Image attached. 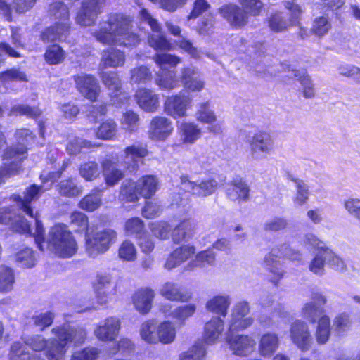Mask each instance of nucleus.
<instances>
[{"label":"nucleus","instance_id":"obj_46","mask_svg":"<svg viewBox=\"0 0 360 360\" xmlns=\"http://www.w3.org/2000/svg\"><path fill=\"white\" fill-rule=\"evenodd\" d=\"M139 190L136 183L131 180L125 181L120 187L119 199L127 202H134L139 200Z\"/></svg>","mask_w":360,"mask_h":360},{"label":"nucleus","instance_id":"obj_4","mask_svg":"<svg viewBox=\"0 0 360 360\" xmlns=\"http://www.w3.org/2000/svg\"><path fill=\"white\" fill-rule=\"evenodd\" d=\"M277 257H286L292 261L300 262L302 260V253L291 247L287 243H283L276 248H273L270 253L264 258L266 269L274 276L272 282L276 283L284 275V270L279 261L276 260Z\"/></svg>","mask_w":360,"mask_h":360},{"label":"nucleus","instance_id":"obj_50","mask_svg":"<svg viewBox=\"0 0 360 360\" xmlns=\"http://www.w3.org/2000/svg\"><path fill=\"white\" fill-rule=\"evenodd\" d=\"M295 184L296 192L292 201L296 207H301L306 204L309 198V189L308 185L304 181L298 179H292Z\"/></svg>","mask_w":360,"mask_h":360},{"label":"nucleus","instance_id":"obj_25","mask_svg":"<svg viewBox=\"0 0 360 360\" xmlns=\"http://www.w3.org/2000/svg\"><path fill=\"white\" fill-rule=\"evenodd\" d=\"M136 103L143 110L153 112L159 107V96L154 91L145 87L139 88L135 94Z\"/></svg>","mask_w":360,"mask_h":360},{"label":"nucleus","instance_id":"obj_63","mask_svg":"<svg viewBox=\"0 0 360 360\" xmlns=\"http://www.w3.org/2000/svg\"><path fill=\"white\" fill-rule=\"evenodd\" d=\"M0 81L5 84L11 82H27V77L20 69L11 68L0 72Z\"/></svg>","mask_w":360,"mask_h":360},{"label":"nucleus","instance_id":"obj_11","mask_svg":"<svg viewBox=\"0 0 360 360\" xmlns=\"http://www.w3.org/2000/svg\"><path fill=\"white\" fill-rule=\"evenodd\" d=\"M181 186L187 192L198 198H205L212 195L218 188V182L214 179H205L195 181L187 176L181 177Z\"/></svg>","mask_w":360,"mask_h":360},{"label":"nucleus","instance_id":"obj_22","mask_svg":"<svg viewBox=\"0 0 360 360\" xmlns=\"http://www.w3.org/2000/svg\"><path fill=\"white\" fill-rule=\"evenodd\" d=\"M0 223L11 225L16 232L30 233V225L27 220L20 215H15L11 207H0Z\"/></svg>","mask_w":360,"mask_h":360},{"label":"nucleus","instance_id":"obj_52","mask_svg":"<svg viewBox=\"0 0 360 360\" xmlns=\"http://www.w3.org/2000/svg\"><path fill=\"white\" fill-rule=\"evenodd\" d=\"M330 335V320L328 316H321L318 321L315 336L319 344H325Z\"/></svg>","mask_w":360,"mask_h":360},{"label":"nucleus","instance_id":"obj_14","mask_svg":"<svg viewBox=\"0 0 360 360\" xmlns=\"http://www.w3.org/2000/svg\"><path fill=\"white\" fill-rule=\"evenodd\" d=\"M76 88L79 92L91 101H96L101 93V86L95 76L81 73L74 76Z\"/></svg>","mask_w":360,"mask_h":360},{"label":"nucleus","instance_id":"obj_41","mask_svg":"<svg viewBox=\"0 0 360 360\" xmlns=\"http://www.w3.org/2000/svg\"><path fill=\"white\" fill-rule=\"evenodd\" d=\"M269 28L275 32H283L288 30L291 25L288 15L283 12H276L266 20Z\"/></svg>","mask_w":360,"mask_h":360},{"label":"nucleus","instance_id":"obj_16","mask_svg":"<svg viewBox=\"0 0 360 360\" xmlns=\"http://www.w3.org/2000/svg\"><path fill=\"white\" fill-rule=\"evenodd\" d=\"M326 302L327 298L322 293L319 292H313L311 301L306 302L302 309L303 318L310 323L318 321L321 316H326L323 307Z\"/></svg>","mask_w":360,"mask_h":360},{"label":"nucleus","instance_id":"obj_62","mask_svg":"<svg viewBox=\"0 0 360 360\" xmlns=\"http://www.w3.org/2000/svg\"><path fill=\"white\" fill-rule=\"evenodd\" d=\"M139 122V115L132 111V110H127L124 112L122 117L120 119V124L122 127L126 130L129 131L130 133L136 131L138 129Z\"/></svg>","mask_w":360,"mask_h":360},{"label":"nucleus","instance_id":"obj_6","mask_svg":"<svg viewBox=\"0 0 360 360\" xmlns=\"http://www.w3.org/2000/svg\"><path fill=\"white\" fill-rule=\"evenodd\" d=\"M116 238V232L110 229H106L94 234L86 233V251L90 257L95 258L107 252L111 245L115 242Z\"/></svg>","mask_w":360,"mask_h":360},{"label":"nucleus","instance_id":"obj_33","mask_svg":"<svg viewBox=\"0 0 360 360\" xmlns=\"http://www.w3.org/2000/svg\"><path fill=\"white\" fill-rule=\"evenodd\" d=\"M224 330V321L220 316H213L204 327V338L210 344L214 343Z\"/></svg>","mask_w":360,"mask_h":360},{"label":"nucleus","instance_id":"obj_35","mask_svg":"<svg viewBox=\"0 0 360 360\" xmlns=\"http://www.w3.org/2000/svg\"><path fill=\"white\" fill-rule=\"evenodd\" d=\"M180 77L174 70L160 71L156 73L155 84L162 90H173L180 86Z\"/></svg>","mask_w":360,"mask_h":360},{"label":"nucleus","instance_id":"obj_9","mask_svg":"<svg viewBox=\"0 0 360 360\" xmlns=\"http://www.w3.org/2000/svg\"><path fill=\"white\" fill-rule=\"evenodd\" d=\"M107 0H85L82 2L76 22L82 26H91L95 24L98 15L103 12Z\"/></svg>","mask_w":360,"mask_h":360},{"label":"nucleus","instance_id":"obj_19","mask_svg":"<svg viewBox=\"0 0 360 360\" xmlns=\"http://www.w3.org/2000/svg\"><path fill=\"white\" fill-rule=\"evenodd\" d=\"M173 130L171 120L165 117L155 116L150 122L148 135L153 141H162L172 134Z\"/></svg>","mask_w":360,"mask_h":360},{"label":"nucleus","instance_id":"obj_49","mask_svg":"<svg viewBox=\"0 0 360 360\" xmlns=\"http://www.w3.org/2000/svg\"><path fill=\"white\" fill-rule=\"evenodd\" d=\"M58 193L63 196L74 198L82 192V187L77 185L75 179L69 178L59 182L56 186Z\"/></svg>","mask_w":360,"mask_h":360},{"label":"nucleus","instance_id":"obj_59","mask_svg":"<svg viewBox=\"0 0 360 360\" xmlns=\"http://www.w3.org/2000/svg\"><path fill=\"white\" fill-rule=\"evenodd\" d=\"M15 276L13 271L8 267L0 268V292L7 293L13 288Z\"/></svg>","mask_w":360,"mask_h":360},{"label":"nucleus","instance_id":"obj_37","mask_svg":"<svg viewBox=\"0 0 360 360\" xmlns=\"http://www.w3.org/2000/svg\"><path fill=\"white\" fill-rule=\"evenodd\" d=\"M160 294L170 301L186 302L189 297L185 295L181 287L173 282H166L160 290Z\"/></svg>","mask_w":360,"mask_h":360},{"label":"nucleus","instance_id":"obj_10","mask_svg":"<svg viewBox=\"0 0 360 360\" xmlns=\"http://www.w3.org/2000/svg\"><path fill=\"white\" fill-rule=\"evenodd\" d=\"M192 101L193 98L191 95L180 92L167 98L165 110L174 119L185 117L187 116V110L192 106Z\"/></svg>","mask_w":360,"mask_h":360},{"label":"nucleus","instance_id":"obj_1","mask_svg":"<svg viewBox=\"0 0 360 360\" xmlns=\"http://www.w3.org/2000/svg\"><path fill=\"white\" fill-rule=\"evenodd\" d=\"M92 36L105 45L136 46L139 36L132 31L131 20L122 14L112 13L106 20L99 22L98 28L91 31Z\"/></svg>","mask_w":360,"mask_h":360},{"label":"nucleus","instance_id":"obj_28","mask_svg":"<svg viewBox=\"0 0 360 360\" xmlns=\"http://www.w3.org/2000/svg\"><path fill=\"white\" fill-rule=\"evenodd\" d=\"M125 63V54L117 48H108L101 53L99 69L122 67Z\"/></svg>","mask_w":360,"mask_h":360},{"label":"nucleus","instance_id":"obj_23","mask_svg":"<svg viewBox=\"0 0 360 360\" xmlns=\"http://www.w3.org/2000/svg\"><path fill=\"white\" fill-rule=\"evenodd\" d=\"M155 293L149 288H143L136 290L131 296L134 309L141 314L146 315L152 309Z\"/></svg>","mask_w":360,"mask_h":360},{"label":"nucleus","instance_id":"obj_57","mask_svg":"<svg viewBox=\"0 0 360 360\" xmlns=\"http://www.w3.org/2000/svg\"><path fill=\"white\" fill-rule=\"evenodd\" d=\"M206 353L205 342L198 341L187 352L180 355V360H204Z\"/></svg>","mask_w":360,"mask_h":360},{"label":"nucleus","instance_id":"obj_5","mask_svg":"<svg viewBox=\"0 0 360 360\" xmlns=\"http://www.w3.org/2000/svg\"><path fill=\"white\" fill-rule=\"evenodd\" d=\"M249 156L253 160H262L271 155L274 149L272 136L266 131H260L246 137Z\"/></svg>","mask_w":360,"mask_h":360},{"label":"nucleus","instance_id":"obj_58","mask_svg":"<svg viewBox=\"0 0 360 360\" xmlns=\"http://www.w3.org/2000/svg\"><path fill=\"white\" fill-rule=\"evenodd\" d=\"M253 322L254 319L251 316L243 317L231 315V318L229 321V329L227 333L243 331L250 327Z\"/></svg>","mask_w":360,"mask_h":360},{"label":"nucleus","instance_id":"obj_55","mask_svg":"<svg viewBox=\"0 0 360 360\" xmlns=\"http://www.w3.org/2000/svg\"><path fill=\"white\" fill-rule=\"evenodd\" d=\"M195 119L203 124H211L217 121V116L209 102L199 104L195 114Z\"/></svg>","mask_w":360,"mask_h":360},{"label":"nucleus","instance_id":"obj_64","mask_svg":"<svg viewBox=\"0 0 360 360\" xmlns=\"http://www.w3.org/2000/svg\"><path fill=\"white\" fill-rule=\"evenodd\" d=\"M143 221L139 217H134L126 221L124 231L127 235L135 236L137 238L146 233Z\"/></svg>","mask_w":360,"mask_h":360},{"label":"nucleus","instance_id":"obj_42","mask_svg":"<svg viewBox=\"0 0 360 360\" xmlns=\"http://www.w3.org/2000/svg\"><path fill=\"white\" fill-rule=\"evenodd\" d=\"M136 185L139 190V194L145 198H150L158 188V179L153 175H146L138 180Z\"/></svg>","mask_w":360,"mask_h":360},{"label":"nucleus","instance_id":"obj_54","mask_svg":"<svg viewBox=\"0 0 360 360\" xmlns=\"http://www.w3.org/2000/svg\"><path fill=\"white\" fill-rule=\"evenodd\" d=\"M215 253L211 250H205L198 252L194 259L191 260L186 266L187 269H193L197 266L205 264L213 265L215 262Z\"/></svg>","mask_w":360,"mask_h":360},{"label":"nucleus","instance_id":"obj_13","mask_svg":"<svg viewBox=\"0 0 360 360\" xmlns=\"http://www.w3.org/2000/svg\"><path fill=\"white\" fill-rule=\"evenodd\" d=\"M180 82L185 89L191 92H199L205 89V82L200 70L190 64L180 69Z\"/></svg>","mask_w":360,"mask_h":360},{"label":"nucleus","instance_id":"obj_61","mask_svg":"<svg viewBox=\"0 0 360 360\" xmlns=\"http://www.w3.org/2000/svg\"><path fill=\"white\" fill-rule=\"evenodd\" d=\"M118 256L122 261H135L137 257V250L134 244L129 240L123 241L119 248Z\"/></svg>","mask_w":360,"mask_h":360},{"label":"nucleus","instance_id":"obj_45","mask_svg":"<svg viewBox=\"0 0 360 360\" xmlns=\"http://www.w3.org/2000/svg\"><path fill=\"white\" fill-rule=\"evenodd\" d=\"M290 76L297 78L302 86L303 96L306 98H311L315 96L314 85L305 70H292Z\"/></svg>","mask_w":360,"mask_h":360},{"label":"nucleus","instance_id":"obj_17","mask_svg":"<svg viewBox=\"0 0 360 360\" xmlns=\"http://www.w3.org/2000/svg\"><path fill=\"white\" fill-rule=\"evenodd\" d=\"M226 340L233 354L240 356L250 355L256 345L255 340L247 335L227 333Z\"/></svg>","mask_w":360,"mask_h":360},{"label":"nucleus","instance_id":"obj_38","mask_svg":"<svg viewBox=\"0 0 360 360\" xmlns=\"http://www.w3.org/2000/svg\"><path fill=\"white\" fill-rule=\"evenodd\" d=\"M158 323L153 319L143 322L139 328L141 339L149 345L158 344Z\"/></svg>","mask_w":360,"mask_h":360},{"label":"nucleus","instance_id":"obj_43","mask_svg":"<svg viewBox=\"0 0 360 360\" xmlns=\"http://www.w3.org/2000/svg\"><path fill=\"white\" fill-rule=\"evenodd\" d=\"M117 133V124L112 119H107L101 123L95 131V136L97 139L111 141L116 138Z\"/></svg>","mask_w":360,"mask_h":360},{"label":"nucleus","instance_id":"obj_56","mask_svg":"<svg viewBox=\"0 0 360 360\" xmlns=\"http://www.w3.org/2000/svg\"><path fill=\"white\" fill-rule=\"evenodd\" d=\"M79 174L86 181H91L100 176L98 164L96 161H87L80 165Z\"/></svg>","mask_w":360,"mask_h":360},{"label":"nucleus","instance_id":"obj_34","mask_svg":"<svg viewBox=\"0 0 360 360\" xmlns=\"http://www.w3.org/2000/svg\"><path fill=\"white\" fill-rule=\"evenodd\" d=\"M101 167L105 184L108 186H115L124 176V172L110 159L103 160Z\"/></svg>","mask_w":360,"mask_h":360},{"label":"nucleus","instance_id":"obj_26","mask_svg":"<svg viewBox=\"0 0 360 360\" xmlns=\"http://www.w3.org/2000/svg\"><path fill=\"white\" fill-rule=\"evenodd\" d=\"M195 252V248L191 245H184L173 250L166 259L165 268L171 270L187 261Z\"/></svg>","mask_w":360,"mask_h":360},{"label":"nucleus","instance_id":"obj_48","mask_svg":"<svg viewBox=\"0 0 360 360\" xmlns=\"http://www.w3.org/2000/svg\"><path fill=\"white\" fill-rule=\"evenodd\" d=\"M152 79V72L147 66L140 65L130 70L129 82L132 84H147Z\"/></svg>","mask_w":360,"mask_h":360},{"label":"nucleus","instance_id":"obj_29","mask_svg":"<svg viewBox=\"0 0 360 360\" xmlns=\"http://www.w3.org/2000/svg\"><path fill=\"white\" fill-rule=\"evenodd\" d=\"M226 195L233 201H247L250 196V187L240 178H237L229 182L226 186Z\"/></svg>","mask_w":360,"mask_h":360},{"label":"nucleus","instance_id":"obj_53","mask_svg":"<svg viewBox=\"0 0 360 360\" xmlns=\"http://www.w3.org/2000/svg\"><path fill=\"white\" fill-rule=\"evenodd\" d=\"M10 360H44L36 355L31 356L29 352L26 350L25 346L19 342H14L11 347L9 353Z\"/></svg>","mask_w":360,"mask_h":360},{"label":"nucleus","instance_id":"obj_44","mask_svg":"<svg viewBox=\"0 0 360 360\" xmlns=\"http://www.w3.org/2000/svg\"><path fill=\"white\" fill-rule=\"evenodd\" d=\"M153 60L161 71L168 70L169 68H174L182 62L181 57L167 53H157L153 56Z\"/></svg>","mask_w":360,"mask_h":360},{"label":"nucleus","instance_id":"obj_30","mask_svg":"<svg viewBox=\"0 0 360 360\" xmlns=\"http://www.w3.org/2000/svg\"><path fill=\"white\" fill-rule=\"evenodd\" d=\"M177 130L181 141L186 144L195 143L202 134V129L193 122H178Z\"/></svg>","mask_w":360,"mask_h":360},{"label":"nucleus","instance_id":"obj_31","mask_svg":"<svg viewBox=\"0 0 360 360\" xmlns=\"http://www.w3.org/2000/svg\"><path fill=\"white\" fill-rule=\"evenodd\" d=\"M70 25L65 22L63 25L54 23L41 32V39L44 43L65 41L70 32Z\"/></svg>","mask_w":360,"mask_h":360},{"label":"nucleus","instance_id":"obj_27","mask_svg":"<svg viewBox=\"0 0 360 360\" xmlns=\"http://www.w3.org/2000/svg\"><path fill=\"white\" fill-rule=\"evenodd\" d=\"M124 153V164L132 172L137 169L139 162L148 155V150L142 145L134 144L127 147Z\"/></svg>","mask_w":360,"mask_h":360},{"label":"nucleus","instance_id":"obj_3","mask_svg":"<svg viewBox=\"0 0 360 360\" xmlns=\"http://www.w3.org/2000/svg\"><path fill=\"white\" fill-rule=\"evenodd\" d=\"M49 246L60 257L73 256L77 251V244L65 225L56 224L49 232Z\"/></svg>","mask_w":360,"mask_h":360},{"label":"nucleus","instance_id":"obj_24","mask_svg":"<svg viewBox=\"0 0 360 360\" xmlns=\"http://www.w3.org/2000/svg\"><path fill=\"white\" fill-rule=\"evenodd\" d=\"M219 13L231 26L241 27L248 22V15L235 4L223 5L219 8Z\"/></svg>","mask_w":360,"mask_h":360},{"label":"nucleus","instance_id":"obj_51","mask_svg":"<svg viewBox=\"0 0 360 360\" xmlns=\"http://www.w3.org/2000/svg\"><path fill=\"white\" fill-rule=\"evenodd\" d=\"M45 61L49 65H58L65 60V51L58 44H52L47 46L44 55Z\"/></svg>","mask_w":360,"mask_h":360},{"label":"nucleus","instance_id":"obj_60","mask_svg":"<svg viewBox=\"0 0 360 360\" xmlns=\"http://www.w3.org/2000/svg\"><path fill=\"white\" fill-rule=\"evenodd\" d=\"M195 310V305L189 304L174 309L169 315L172 318L175 319L180 326H182L184 325L187 319L193 315Z\"/></svg>","mask_w":360,"mask_h":360},{"label":"nucleus","instance_id":"obj_36","mask_svg":"<svg viewBox=\"0 0 360 360\" xmlns=\"http://www.w3.org/2000/svg\"><path fill=\"white\" fill-rule=\"evenodd\" d=\"M279 338L274 333L262 335L259 342V352L262 356H271L278 348Z\"/></svg>","mask_w":360,"mask_h":360},{"label":"nucleus","instance_id":"obj_2","mask_svg":"<svg viewBox=\"0 0 360 360\" xmlns=\"http://www.w3.org/2000/svg\"><path fill=\"white\" fill-rule=\"evenodd\" d=\"M51 332L56 338L49 339L48 346L45 349V356L48 360H64L68 344H82L86 336L84 328H73L68 323L54 327Z\"/></svg>","mask_w":360,"mask_h":360},{"label":"nucleus","instance_id":"obj_20","mask_svg":"<svg viewBox=\"0 0 360 360\" xmlns=\"http://www.w3.org/2000/svg\"><path fill=\"white\" fill-rule=\"evenodd\" d=\"M44 192L42 186L32 184L27 187L24 191V196L22 198L20 195L14 194L11 198L16 202L19 208L30 217L34 216V211L31 207V202L37 200Z\"/></svg>","mask_w":360,"mask_h":360},{"label":"nucleus","instance_id":"obj_40","mask_svg":"<svg viewBox=\"0 0 360 360\" xmlns=\"http://www.w3.org/2000/svg\"><path fill=\"white\" fill-rule=\"evenodd\" d=\"M176 330L174 323L170 321H164L158 326V344L169 345L174 342Z\"/></svg>","mask_w":360,"mask_h":360},{"label":"nucleus","instance_id":"obj_32","mask_svg":"<svg viewBox=\"0 0 360 360\" xmlns=\"http://www.w3.org/2000/svg\"><path fill=\"white\" fill-rule=\"evenodd\" d=\"M231 297L226 294L217 295L207 300L205 308L207 311L225 317L231 305Z\"/></svg>","mask_w":360,"mask_h":360},{"label":"nucleus","instance_id":"obj_47","mask_svg":"<svg viewBox=\"0 0 360 360\" xmlns=\"http://www.w3.org/2000/svg\"><path fill=\"white\" fill-rule=\"evenodd\" d=\"M101 191L98 188L94 189L89 194L84 196L79 202V207L87 212H93L97 210L102 203Z\"/></svg>","mask_w":360,"mask_h":360},{"label":"nucleus","instance_id":"obj_18","mask_svg":"<svg viewBox=\"0 0 360 360\" xmlns=\"http://www.w3.org/2000/svg\"><path fill=\"white\" fill-rule=\"evenodd\" d=\"M165 27L169 34L177 37V39L174 40V44L179 49H181L194 59H200L202 57V51L194 46L192 41L181 35V29L178 25L170 21H167L165 22Z\"/></svg>","mask_w":360,"mask_h":360},{"label":"nucleus","instance_id":"obj_21","mask_svg":"<svg viewBox=\"0 0 360 360\" xmlns=\"http://www.w3.org/2000/svg\"><path fill=\"white\" fill-rule=\"evenodd\" d=\"M120 329V321L116 317H108L99 323L94 330L96 337L103 342L115 340Z\"/></svg>","mask_w":360,"mask_h":360},{"label":"nucleus","instance_id":"obj_15","mask_svg":"<svg viewBox=\"0 0 360 360\" xmlns=\"http://www.w3.org/2000/svg\"><path fill=\"white\" fill-rule=\"evenodd\" d=\"M290 338L293 344L303 352L311 347L313 339L309 326L304 321L296 320L292 323Z\"/></svg>","mask_w":360,"mask_h":360},{"label":"nucleus","instance_id":"obj_7","mask_svg":"<svg viewBox=\"0 0 360 360\" xmlns=\"http://www.w3.org/2000/svg\"><path fill=\"white\" fill-rule=\"evenodd\" d=\"M140 20L148 24L151 30L154 32L148 36L149 45L157 51H167L172 49V44L161 33V26L158 20L154 18L147 9L142 8L139 11Z\"/></svg>","mask_w":360,"mask_h":360},{"label":"nucleus","instance_id":"obj_8","mask_svg":"<svg viewBox=\"0 0 360 360\" xmlns=\"http://www.w3.org/2000/svg\"><path fill=\"white\" fill-rule=\"evenodd\" d=\"M26 149L8 148L3 155V165L0 169V184L10 176L17 174L21 161L25 158Z\"/></svg>","mask_w":360,"mask_h":360},{"label":"nucleus","instance_id":"obj_12","mask_svg":"<svg viewBox=\"0 0 360 360\" xmlns=\"http://www.w3.org/2000/svg\"><path fill=\"white\" fill-rule=\"evenodd\" d=\"M99 77L102 83L110 91L113 105L119 106L127 96L122 91V83L118 74L113 71H104L100 69Z\"/></svg>","mask_w":360,"mask_h":360},{"label":"nucleus","instance_id":"obj_39","mask_svg":"<svg viewBox=\"0 0 360 360\" xmlns=\"http://www.w3.org/2000/svg\"><path fill=\"white\" fill-rule=\"evenodd\" d=\"M49 14L55 20V23L70 25V13L68 6L60 1H54L50 4Z\"/></svg>","mask_w":360,"mask_h":360}]
</instances>
